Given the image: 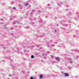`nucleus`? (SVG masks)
I'll return each instance as SVG.
<instances>
[{
	"label": "nucleus",
	"instance_id": "1",
	"mask_svg": "<svg viewBox=\"0 0 79 79\" xmlns=\"http://www.w3.org/2000/svg\"><path fill=\"white\" fill-rule=\"evenodd\" d=\"M64 75H65V77H66V76H69V74H68V73H64Z\"/></svg>",
	"mask_w": 79,
	"mask_h": 79
},
{
	"label": "nucleus",
	"instance_id": "2",
	"mask_svg": "<svg viewBox=\"0 0 79 79\" xmlns=\"http://www.w3.org/2000/svg\"><path fill=\"white\" fill-rule=\"evenodd\" d=\"M56 60L57 61H60V58L58 57H56Z\"/></svg>",
	"mask_w": 79,
	"mask_h": 79
},
{
	"label": "nucleus",
	"instance_id": "3",
	"mask_svg": "<svg viewBox=\"0 0 79 79\" xmlns=\"http://www.w3.org/2000/svg\"><path fill=\"white\" fill-rule=\"evenodd\" d=\"M40 79H42V77H43V75H40Z\"/></svg>",
	"mask_w": 79,
	"mask_h": 79
},
{
	"label": "nucleus",
	"instance_id": "4",
	"mask_svg": "<svg viewBox=\"0 0 79 79\" xmlns=\"http://www.w3.org/2000/svg\"><path fill=\"white\" fill-rule=\"evenodd\" d=\"M51 58H52V59H54V56H51Z\"/></svg>",
	"mask_w": 79,
	"mask_h": 79
},
{
	"label": "nucleus",
	"instance_id": "5",
	"mask_svg": "<svg viewBox=\"0 0 79 79\" xmlns=\"http://www.w3.org/2000/svg\"><path fill=\"white\" fill-rule=\"evenodd\" d=\"M34 58V56L32 55L31 56V58Z\"/></svg>",
	"mask_w": 79,
	"mask_h": 79
},
{
	"label": "nucleus",
	"instance_id": "6",
	"mask_svg": "<svg viewBox=\"0 0 79 79\" xmlns=\"http://www.w3.org/2000/svg\"><path fill=\"white\" fill-rule=\"evenodd\" d=\"M29 5L28 3H26L25 4V6H27V5Z\"/></svg>",
	"mask_w": 79,
	"mask_h": 79
},
{
	"label": "nucleus",
	"instance_id": "7",
	"mask_svg": "<svg viewBox=\"0 0 79 79\" xmlns=\"http://www.w3.org/2000/svg\"><path fill=\"white\" fill-rule=\"evenodd\" d=\"M16 22L17 23H19V22H18V21H16Z\"/></svg>",
	"mask_w": 79,
	"mask_h": 79
},
{
	"label": "nucleus",
	"instance_id": "8",
	"mask_svg": "<svg viewBox=\"0 0 79 79\" xmlns=\"http://www.w3.org/2000/svg\"><path fill=\"white\" fill-rule=\"evenodd\" d=\"M70 62L71 63H73V61H70Z\"/></svg>",
	"mask_w": 79,
	"mask_h": 79
},
{
	"label": "nucleus",
	"instance_id": "9",
	"mask_svg": "<svg viewBox=\"0 0 79 79\" xmlns=\"http://www.w3.org/2000/svg\"><path fill=\"white\" fill-rule=\"evenodd\" d=\"M13 9L14 10H15V7H14L13 8Z\"/></svg>",
	"mask_w": 79,
	"mask_h": 79
},
{
	"label": "nucleus",
	"instance_id": "10",
	"mask_svg": "<svg viewBox=\"0 0 79 79\" xmlns=\"http://www.w3.org/2000/svg\"><path fill=\"white\" fill-rule=\"evenodd\" d=\"M12 75H9V76L10 77L12 76Z\"/></svg>",
	"mask_w": 79,
	"mask_h": 79
},
{
	"label": "nucleus",
	"instance_id": "11",
	"mask_svg": "<svg viewBox=\"0 0 79 79\" xmlns=\"http://www.w3.org/2000/svg\"><path fill=\"white\" fill-rule=\"evenodd\" d=\"M31 79H33V77H31Z\"/></svg>",
	"mask_w": 79,
	"mask_h": 79
},
{
	"label": "nucleus",
	"instance_id": "12",
	"mask_svg": "<svg viewBox=\"0 0 79 79\" xmlns=\"http://www.w3.org/2000/svg\"><path fill=\"white\" fill-rule=\"evenodd\" d=\"M26 51H27L26 50H24V52H26Z\"/></svg>",
	"mask_w": 79,
	"mask_h": 79
},
{
	"label": "nucleus",
	"instance_id": "13",
	"mask_svg": "<svg viewBox=\"0 0 79 79\" xmlns=\"http://www.w3.org/2000/svg\"><path fill=\"white\" fill-rule=\"evenodd\" d=\"M13 24H15V23L14 22L13 23Z\"/></svg>",
	"mask_w": 79,
	"mask_h": 79
},
{
	"label": "nucleus",
	"instance_id": "14",
	"mask_svg": "<svg viewBox=\"0 0 79 79\" xmlns=\"http://www.w3.org/2000/svg\"><path fill=\"white\" fill-rule=\"evenodd\" d=\"M11 3V4H13V3H14V2H12Z\"/></svg>",
	"mask_w": 79,
	"mask_h": 79
},
{
	"label": "nucleus",
	"instance_id": "15",
	"mask_svg": "<svg viewBox=\"0 0 79 79\" xmlns=\"http://www.w3.org/2000/svg\"><path fill=\"white\" fill-rule=\"evenodd\" d=\"M70 60H72V59H71V58H70Z\"/></svg>",
	"mask_w": 79,
	"mask_h": 79
},
{
	"label": "nucleus",
	"instance_id": "16",
	"mask_svg": "<svg viewBox=\"0 0 79 79\" xmlns=\"http://www.w3.org/2000/svg\"><path fill=\"white\" fill-rule=\"evenodd\" d=\"M55 32H56V30H55Z\"/></svg>",
	"mask_w": 79,
	"mask_h": 79
},
{
	"label": "nucleus",
	"instance_id": "17",
	"mask_svg": "<svg viewBox=\"0 0 79 79\" xmlns=\"http://www.w3.org/2000/svg\"><path fill=\"white\" fill-rule=\"evenodd\" d=\"M48 6H49V5H50V4H48Z\"/></svg>",
	"mask_w": 79,
	"mask_h": 79
},
{
	"label": "nucleus",
	"instance_id": "18",
	"mask_svg": "<svg viewBox=\"0 0 79 79\" xmlns=\"http://www.w3.org/2000/svg\"><path fill=\"white\" fill-rule=\"evenodd\" d=\"M39 12H40V10H39Z\"/></svg>",
	"mask_w": 79,
	"mask_h": 79
}]
</instances>
